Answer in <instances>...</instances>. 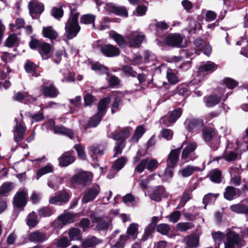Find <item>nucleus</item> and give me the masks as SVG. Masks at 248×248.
Returning a JSON list of instances; mask_svg holds the SVG:
<instances>
[{
	"label": "nucleus",
	"instance_id": "obj_30",
	"mask_svg": "<svg viewBox=\"0 0 248 248\" xmlns=\"http://www.w3.org/2000/svg\"><path fill=\"white\" fill-rule=\"evenodd\" d=\"M109 10L113 13L122 16L127 17L128 16V12L124 7L116 6L114 5H110Z\"/></svg>",
	"mask_w": 248,
	"mask_h": 248
},
{
	"label": "nucleus",
	"instance_id": "obj_44",
	"mask_svg": "<svg viewBox=\"0 0 248 248\" xmlns=\"http://www.w3.org/2000/svg\"><path fill=\"white\" fill-rule=\"evenodd\" d=\"M166 76L170 84H175L179 81L178 77L172 69H168L166 73Z\"/></svg>",
	"mask_w": 248,
	"mask_h": 248
},
{
	"label": "nucleus",
	"instance_id": "obj_45",
	"mask_svg": "<svg viewBox=\"0 0 248 248\" xmlns=\"http://www.w3.org/2000/svg\"><path fill=\"white\" fill-rule=\"evenodd\" d=\"M219 194L208 193L205 195L202 200L203 203L205 204L204 208L206 209V205L208 203H213L215 202Z\"/></svg>",
	"mask_w": 248,
	"mask_h": 248
},
{
	"label": "nucleus",
	"instance_id": "obj_32",
	"mask_svg": "<svg viewBox=\"0 0 248 248\" xmlns=\"http://www.w3.org/2000/svg\"><path fill=\"white\" fill-rule=\"evenodd\" d=\"M217 68V65L211 62H208L202 64L199 68L200 73L205 72H213Z\"/></svg>",
	"mask_w": 248,
	"mask_h": 248
},
{
	"label": "nucleus",
	"instance_id": "obj_20",
	"mask_svg": "<svg viewBox=\"0 0 248 248\" xmlns=\"http://www.w3.org/2000/svg\"><path fill=\"white\" fill-rule=\"evenodd\" d=\"M78 217L77 214L70 212L64 213L58 217V220L55 221L54 223L57 221L61 222L62 224L65 225L74 222L77 217Z\"/></svg>",
	"mask_w": 248,
	"mask_h": 248
},
{
	"label": "nucleus",
	"instance_id": "obj_50",
	"mask_svg": "<svg viewBox=\"0 0 248 248\" xmlns=\"http://www.w3.org/2000/svg\"><path fill=\"white\" fill-rule=\"evenodd\" d=\"M38 212L40 217H47L52 215L54 211L50 207H45L39 209Z\"/></svg>",
	"mask_w": 248,
	"mask_h": 248
},
{
	"label": "nucleus",
	"instance_id": "obj_3",
	"mask_svg": "<svg viewBox=\"0 0 248 248\" xmlns=\"http://www.w3.org/2000/svg\"><path fill=\"white\" fill-rule=\"evenodd\" d=\"M30 46L32 49L37 48L44 59H47L51 55L52 46L48 43L41 42L37 39H32L30 43Z\"/></svg>",
	"mask_w": 248,
	"mask_h": 248
},
{
	"label": "nucleus",
	"instance_id": "obj_58",
	"mask_svg": "<svg viewBox=\"0 0 248 248\" xmlns=\"http://www.w3.org/2000/svg\"><path fill=\"white\" fill-rule=\"evenodd\" d=\"M25 22L23 19L17 18L16 20L15 24L11 23L9 25L10 28L13 31L16 29H20L24 26Z\"/></svg>",
	"mask_w": 248,
	"mask_h": 248
},
{
	"label": "nucleus",
	"instance_id": "obj_21",
	"mask_svg": "<svg viewBox=\"0 0 248 248\" xmlns=\"http://www.w3.org/2000/svg\"><path fill=\"white\" fill-rule=\"evenodd\" d=\"M26 131V126L22 123L17 124L13 129L15 140L20 141L23 139Z\"/></svg>",
	"mask_w": 248,
	"mask_h": 248
},
{
	"label": "nucleus",
	"instance_id": "obj_23",
	"mask_svg": "<svg viewBox=\"0 0 248 248\" xmlns=\"http://www.w3.org/2000/svg\"><path fill=\"white\" fill-rule=\"evenodd\" d=\"M131 130L132 129L129 127H126L120 133H111L109 137L115 140L125 141V140L128 137Z\"/></svg>",
	"mask_w": 248,
	"mask_h": 248
},
{
	"label": "nucleus",
	"instance_id": "obj_11",
	"mask_svg": "<svg viewBox=\"0 0 248 248\" xmlns=\"http://www.w3.org/2000/svg\"><path fill=\"white\" fill-rule=\"evenodd\" d=\"M100 192V188L98 185L93 186L89 189L88 191L84 195L82 199L83 203H87L93 201Z\"/></svg>",
	"mask_w": 248,
	"mask_h": 248
},
{
	"label": "nucleus",
	"instance_id": "obj_31",
	"mask_svg": "<svg viewBox=\"0 0 248 248\" xmlns=\"http://www.w3.org/2000/svg\"><path fill=\"white\" fill-rule=\"evenodd\" d=\"M13 98L15 100L17 101L24 100L25 103L27 102L32 103L36 100L35 98L31 96H27L25 94L20 92L16 93L13 96Z\"/></svg>",
	"mask_w": 248,
	"mask_h": 248
},
{
	"label": "nucleus",
	"instance_id": "obj_19",
	"mask_svg": "<svg viewBox=\"0 0 248 248\" xmlns=\"http://www.w3.org/2000/svg\"><path fill=\"white\" fill-rule=\"evenodd\" d=\"M46 124L50 127H53V130L55 133L64 134L71 139L72 138L73 136V132L70 129H67L63 126H54L55 122L54 120H49Z\"/></svg>",
	"mask_w": 248,
	"mask_h": 248
},
{
	"label": "nucleus",
	"instance_id": "obj_10",
	"mask_svg": "<svg viewBox=\"0 0 248 248\" xmlns=\"http://www.w3.org/2000/svg\"><path fill=\"white\" fill-rule=\"evenodd\" d=\"M182 113V110L181 108H177L171 112H169L168 116H165L160 119V123L164 124L166 125H169L175 123L176 120L181 116Z\"/></svg>",
	"mask_w": 248,
	"mask_h": 248
},
{
	"label": "nucleus",
	"instance_id": "obj_57",
	"mask_svg": "<svg viewBox=\"0 0 248 248\" xmlns=\"http://www.w3.org/2000/svg\"><path fill=\"white\" fill-rule=\"evenodd\" d=\"M52 16L57 19L61 18L63 15V11L61 7H53L51 12Z\"/></svg>",
	"mask_w": 248,
	"mask_h": 248
},
{
	"label": "nucleus",
	"instance_id": "obj_24",
	"mask_svg": "<svg viewBox=\"0 0 248 248\" xmlns=\"http://www.w3.org/2000/svg\"><path fill=\"white\" fill-rule=\"evenodd\" d=\"M75 158L71 153H64L59 158V164L62 167H66L74 162Z\"/></svg>",
	"mask_w": 248,
	"mask_h": 248
},
{
	"label": "nucleus",
	"instance_id": "obj_55",
	"mask_svg": "<svg viewBox=\"0 0 248 248\" xmlns=\"http://www.w3.org/2000/svg\"><path fill=\"white\" fill-rule=\"evenodd\" d=\"M194 227V224L191 222H180L177 224V228L181 232L186 231Z\"/></svg>",
	"mask_w": 248,
	"mask_h": 248
},
{
	"label": "nucleus",
	"instance_id": "obj_46",
	"mask_svg": "<svg viewBox=\"0 0 248 248\" xmlns=\"http://www.w3.org/2000/svg\"><path fill=\"white\" fill-rule=\"evenodd\" d=\"M238 45H242L243 47L241 50V53L248 58V39H242L236 43Z\"/></svg>",
	"mask_w": 248,
	"mask_h": 248
},
{
	"label": "nucleus",
	"instance_id": "obj_38",
	"mask_svg": "<svg viewBox=\"0 0 248 248\" xmlns=\"http://www.w3.org/2000/svg\"><path fill=\"white\" fill-rule=\"evenodd\" d=\"M38 223L37 216L34 212L29 214L26 218V223L30 227H34Z\"/></svg>",
	"mask_w": 248,
	"mask_h": 248
},
{
	"label": "nucleus",
	"instance_id": "obj_52",
	"mask_svg": "<svg viewBox=\"0 0 248 248\" xmlns=\"http://www.w3.org/2000/svg\"><path fill=\"white\" fill-rule=\"evenodd\" d=\"M70 241L66 237H62L58 240L56 245L59 248H66L70 245Z\"/></svg>",
	"mask_w": 248,
	"mask_h": 248
},
{
	"label": "nucleus",
	"instance_id": "obj_54",
	"mask_svg": "<svg viewBox=\"0 0 248 248\" xmlns=\"http://www.w3.org/2000/svg\"><path fill=\"white\" fill-rule=\"evenodd\" d=\"M128 239V236L126 235H121L117 242L116 244L112 247V248H124L125 243Z\"/></svg>",
	"mask_w": 248,
	"mask_h": 248
},
{
	"label": "nucleus",
	"instance_id": "obj_61",
	"mask_svg": "<svg viewBox=\"0 0 248 248\" xmlns=\"http://www.w3.org/2000/svg\"><path fill=\"white\" fill-rule=\"evenodd\" d=\"M191 195L189 193L186 192L184 193L181 199L180 203L178 206L177 207V208L179 209L183 207L185 205L186 202L191 199Z\"/></svg>",
	"mask_w": 248,
	"mask_h": 248
},
{
	"label": "nucleus",
	"instance_id": "obj_39",
	"mask_svg": "<svg viewBox=\"0 0 248 248\" xmlns=\"http://www.w3.org/2000/svg\"><path fill=\"white\" fill-rule=\"evenodd\" d=\"M138 227L139 225L137 223H132L130 225L127 229L128 237H131L134 239H136L138 234Z\"/></svg>",
	"mask_w": 248,
	"mask_h": 248
},
{
	"label": "nucleus",
	"instance_id": "obj_7",
	"mask_svg": "<svg viewBox=\"0 0 248 248\" xmlns=\"http://www.w3.org/2000/svg\"><path fill=\"white\" fill-rule=\"evenodd\" d=\"M144 38V34L137 31H134L125 36V39L129 46L133 47L140 46Z\"/></svg>",
	"mask_w": 248,
	"mask_h": 248
},
{
	"label": "nucleus",
	"instance_id": "obj_36",
	"mask_svg": "<svg viewBox=\"0 0 248 248\" xmlns=\"http://www.w3.org/2000/svg\"><path fill=\"white\" fill-rule=\"evenodd\" d=\"M210 180L215 183H219L222 181L221 171L218 169L211 170L209 173Z\"/></svg>",
	"mask_w": 248,
	"mask_h": 248
},
{
	"label": "nucleus",
	"instance_id": "obj_12",
	"mask_svg": "<svg viewBox=\"0 0 248 248\" xmlns=\"http://www.w3.org/2000/svg\"><path fill=\"white\" fill-rule=\"evenodd\" d=\"M184 143H182L180 148L172 150L168 155L167 163L169 167L173 168L177 163L179 159L180 151L183 148Z\"/></svg>",
	"mask_w": 248,
	"mask_h": 248
},
{
	"label": "nucleus",
	"instance_id": "obj_9",
	"mask_svg": "<svg viewBox=\"0 0 248 248\" xmlns=\"http://www.w3.org/2000/svg\"><path fill=\"white\" fill-rule=\"evenodd\" d=\"M93 175L91 172L81 171L75 175L72 179L73 183L87 185L92 180Z\"/></svg>",
	"mask_w": 248,
	"mask_h": 248
},
{
	"label": "nucleus",
	"instance_id": "obj_63",
	"mask_svg": "<svg viewBox=\"0 0 248 248\" xmlns=\"http://www.w3.org/2000/svg\"><path fill=\"white\" fill-rule=\"evenodd\" d=\"M157 230L160 233L166 235L170 231V227L166 224H160L157 226Z\"/></svg>",
	"mask_w": 248,
	"mask_h": 248
},
{
	"label": "nucleus",
	"instance_id": "obj_22",
	"mask_svg": "<svg viewBox=\"0 0 248 248\" xmlns=\"http://www.w3.org/2000/svg\"><path fill=\"white\" fill-rule=\"evenodd\" d=\"M28 239L31 242L42 243L47 240V237L45 233L35 231L29 234Z\"/></svg>",
	"mask_w": 248,
	"mask_h": 248
},
{
	"label": "nucleus",
	"instance_id": "obj_29",
	"mask_svg": "<svg viewBox=\"0 0 248 248\" xmlns=\"http://www.w3.org/2000/svg\"><path fill=\"white\" fill-rule=\"evenodd\" d=\"M145 132V128L143 125H141L137 127L135 132L130 141L132 143L137 142Z\"/></svg>",
	"mask_w": 248,
	"mask_h": 248
},
{
	"label": "nucleus",
	"instance_id": "obj_25",
	"mask_svg": "<svg viewBox=\"0 0 248 248\" xmlns=\"http://www.w3.org/2000/svg\"><path fill=\"white\" fill-rule=\"evenodd\" d=\"M201 170L199 167L191 165H187L186 167L180 169L178 173L183 177H187L192 175L195 172Z\"/></svg>",
	"mask_w": 248,
	"mask_h": 248
},
{
	"label": "nucleus",
	"instance_id": "obj_28",
	"mask_svg": "<svg viewBox=\"0 0 248 248\" xmlns=\"http://www.w3.org/2000/svg\"><path fill=\"white\" fill-rule=\"evenodd\" d=\"M230 208L232 212L238 214H248V202L245 203L244 201H242L239 203L231 205Z\"/></svg>",
	"mask_w": 248,
	"mask_h": 248
},
{
	"label": "nucleus",
	"instance_id": "obj_33",
	"mask_svg": "<svg viewBox=\"0 0 248 248\" xmlns=\"http://www.w3.org/2000/svg\"><path fill=\"white\" fill-rule=\"evenodd\" d=\"M109 36L113 38L119 46H124L127 42L125 38L114 31H111L109 33Z\"/></svg>",
	"mask_w": 248,
	"mask_h": 248
},
{
	"label": "nucleus",
	"instance_id": "obj_18",
	"mask_svg": "<svg viewBox=\"0 0 248 248\" xmlns=\"http://www.w3.org/2000/svg\"><path fill=\"white\" fill-rule=\"evenodd\" d=\"M41 91L43 95L50 98L56 97L59 93V91L53 84L49 86L42 85Z\"/></svg>",
	"mask_w": 248,
	"mask_h": 248
},
{
	"label": "nucleus",
	"instance_id": "obj_6",
	"mask_svg": "<svg viewBox=\"0 0 248 248\" xmlns=\"http://www.w3.org/2000/svg\"><path fill=\"white\" fill-rule=\"evenodd\" d=\"M28 199V192L25 189H20L15 195L13 204L14 208L22 210L27 203Z\"/></svg>",
	"mask_w": 248,
	"mask_h": 248
},
{
	"label": "nucleus",
	"instance_id": "obj_15",
	"mask_svg": "<svg viewBox=\"0 0 248 248\" xmlns=\"http://www.w3.org/2000/svg\"><path fill=\"white\" fill-rule=\"evenodd\" d=\"M185 124L186 129L191 132H193L199 130L203 125L202 120L197 119H187Z\"/></svg>",
	"mask_w": 248,
	"mask_h": 248
},
{
	"label": "nucleus",
	"instance_id": "obj_56",
	"mask_svg": "<svg viewBox=\"0 0 248 248\" xmlns=\"http://www.w3.org/2000/svg\"><path fill=\"white\" fill-rule=\"evenodd\" d=\"M125 145V141H119L117 142L115 147L114 149V155L113 157L116 156V155H120L122 153L123 149L124 148Z\"/></svg>",
	"mask_w": 248,
	"mask_h": 248
},
{
	"label": "nucleus",
	"instance_id": "obj_51",
	"mask_svg": "<svg viewBox=\"0 0 248 248\" xmlns=\"http://www.w3.org/2000/svg\"><path fill=\"white\" fill-rule=\"evenodd\" d=\"M147 158L142 159L134 170V174L142 173L146 168Z\"/></svg>",
	"mask_w": 248,
	"mask_h": 248
},
{
	"label": "nucleus",
	"instance_id": "obj_37",
	"mask_svg": "<svg viewBox=\"0 0 248 248\" xmlns=\"http://www.w3.org/2000/svg\"><path fill=\"white\" fill-rule=\"evenodd\" d=\"M237 190H238V189H236L232 186H227L224 193V198L228 200H232L236 195Z\"/></svg>",
	"mask_w": 248,
	"mask_h": 248
},
{
	"label": "nucleus",
	"instance_id": "obj_62",
	"mask_svg": "<svg viewBox=\"0 0 248 248\" xmlns=\"http://www.w3.org/2000/svg\"><path fill=\"white\" fill-rule=\"evenodd\" d=\"M223 83L229 89H233L238 85V83L235 80L229 78H224Z\"/></svg>",
	"mask_w": 248,
	"mask_h": 248
},
{
	"label": "nucleus",
	"instance_id": "obj_64",
	"mask_svg": "<svg viewBox=\"0 0 248 248\" xmlns=\"http://www.w3.org/2000/svg\"><path fill=\"white\" fill-rule=\"evenodd\" d=\"M237 155L233 152H226L224 153L223 158L227 161H233L237 158Z\"/></svg>",
	"mask_w": 248,
	"mask_h": 248
},
{
	"label": "nucleus",
	"instance_id": "obj_1",
	"mask_svg": "<svg viewBox=\"0 0 248 248\" xmlns=\"http://www.w3.org/2000/svg\"><path fill=\"white\" fill-rule=\"evenodd\" d=\"M70 16L65 23V34L68 39H71L76 37L80 30L78 23L79 13L78 12L77 7L72 5L70 6Z\"/></svg>",
	"mask_w": 248,
	"mask_h": 248
},
{
	"label": "nucleus",
	"instance_id": "obj_17",
	"mask_svg": "<svg viewBox=\"0 0 248 248\" xmlns=\"http://www.w3.org/2000/svg\"><path fill=\"white\" fill-rule=\"evenodd\" d=\"M149 196L152 200L159 202L161 201L162 196L168 198L169 197V194L165 191L163 186H159L153 191Z\"/></svg>",
	"mask_w": 248,
	"mask_h": 248
},
{
	"label": "nucleus",
	"instance_id": "obj_59",
	"mask_svg": "<svg viewBox=\"0 0 248 248\" xmlns=\"http://www.w3.org/2000/svg\"><path fill=\"white\" fill-rule=\"evenodd\" d=\"M62 183V179L60 178H55L49 181L48 183L49 187L51 188L58 189L60 185Z\"/></svg>",
	"mask_w": 248,
	"mask_h": 248
},
{
	"label": "nucleus",
	"instance_id": "obj_16",
	"mask_svg": "<svg viewBox=\"0 0 248 248\" xmlns=\"http://www.w3.org/2000/svg\"><path fill=\"white\" fill-rule=\"evenodd\" d=\"M28 7L30 13L34 18L36 17V15L41 14L44 10V5L42 3L36 1H30Z\"/></svg>",
	"mask_w": 248,
	"mask_h": 248
},
{
	"label": "nucleus",
	"instance_id": "obj_26",
	"mask_svg": "<svg viewBox=\"0 0 248 248\" xmlns=\"http://www.w3.org/2000/svg\"><path fill=\"white\" fill-rule=\"evenodd\" d=\"M196 147L197 144L196 142L189 143L183 150L182 159H185L186 162L189 160L190 159L189 158V155L195 151Z\"/></svg>",
	"mask_w": 248,
	"mask_h": 248
},
{
	"label": "nucleus",
	"instance_id": "obj_41",
	"mask_svg": "<svg viewBox=\"0 0 248 248\" xmlns=\"http://www.w3.org/2000/svg\"><path fill=\"white\" fill-rule=\"evenodd\" d=\"M184 241L186 245L190 247H195L199 245V239L194 235L185 237Z\"/></svg>",
	"mask_w": 248,
	"mask_h": 248
},
{
	"label": "nucleus",
	"instance_id": "obj_14",
	"mask_svg": "<svg viewBox=\"0 0 248 248\" xmlns=\"http://www.w3.org/2000/svg\"><path fill=\"white\" fill-rule=\"evenodd\" d=\"M100 50L103 55L108 57H115L120 54L119 49L110 44L102 46Z\"/></svg>",
	"mask_w": 248,
	"mask_h": 248
},
{
	"label": "nucleus",
	"instance_id": "obj_8",
	"mask_svg": "<svg viewBox=\"0 0 248 248\" xmlns=\"http://www.w3.org/2000/svg\"><path fill=\"white\" fill-rule=\"evenodd\" d=\"M167 45L175 47H185L186 46V41L184 37L178 34L168 35L164 40Z\"/></svg>",
	"mask_w": 248,
	"mask_h": 248
},
{
	"label": "nucleus",
	"instance_id": "obj_4",
	"mask_svg": "<svg viewBox=\"0 0 248 248\" xmlns=\"http://www.w3.org/2000/svg\"><path fill=\"white\" fill-rule=\"evenodd\" d=\"M202 138L206 142H210V146L213 150H217L219 144V137L217 131L211 127H204L202 129Z\"/></svg>",
	"mask_w": 248,
	"mask_h": 248
},
{
	"label": "nucleus",
	"instance_id": "obj_13",
	"mask_svg": "<svg viewBox=\"0 0 248 248\" xmlns=\"http://www.w3.org/2000/svg\"><path fill=\"white\" fill-rule=\"evenodd\" d=\"M90 218L93 223L96 224L95 230L104 231L108 229L109 223L105 219L104 217H96L94 214H92Z\"/></svg>",
	"mask_w": 248,
	"mask_h": 248
},
{
	"label": "nucleus",
	"instance_id": "obj_34",
	"mask_svg": "<svg viewBox=\"0 0 248 248\" xmlns=\"http://www.w3.org/2000/svg\"><path fill=\"white\" fill-rule=\"evenodd\" d=\"M220 100V97L217 95H211L204 98V101L208 107H212L217 104Z\"/></svg>",
	"mask_w": 248,
	"mask_h": 248
},
{
	"label": "nucleus",
	"instance_id": "obj_47",
	"mask_svg": "<svg viewBox=\"0 0 248 248\" xmlns=\"http://www.w3.org/2000/svg\"><path fill=\"white\" fill-rule=\"evenodd\" d=\"M90 151L94 155H102L104 151V147L101 144H94L90 146Z\"/></svg>",
	"mask_w": 248,
	"mask_h": 248
},
{
	"label": "nucleus",
	"instance_id": "obj_53",
	"mask_svg": "<svg viewBox=\"0 0 248 248\" xmlns=\"http://www.w3.org/2000/svg\"><path fill=\"white\" fill-rule=\"evenodd\" d=\"M158 165V162L155 159L147 158L146 168L150 171L155 170Z\"/></svg>",
	"mask_w": 248,
	"mask_h": 248
},
{
	"label": "nucleus",
	"instance_id": "obj_49",
	"mask_svg": "<svg viewBox=\"0 0 248 248\" xmlns=\"http://www.w3.org/2000/svg\"><path fill=\"white\" fill-rule=\"evenodd\" d=\"M18 41V38L15 34H11L5 41L6 46L11 47L16 45Z\"/></svg>",
	"mask_w": 248,
	"mask_h": 248
},
{
	"label": "nucleus",
	"instance_id": "obj_27",
	"mask_svg": "<svg viewBox=\"0 0 248 248\" xmlns=\"http://www.w3.org/2000/svg\"><path fill=\"white\" fill-rule=\"evenodd\" d=\"M42 33L44 37L48 38L51 41L56 39L58 37V33L51 26L43 27Z\"/></svg>",
	"mask_w": 248,
	"mask_h": 248
},
{
	"label": "nucleus",
	"instance_id": "obj_42",
	"mask_svg": "<svg viewBox=\"0 0 248 248\" xmlns=\"http://www.w3.org/2000/svg\"><path fill=\"white\" fill-rule=\"evenodd\" d=\"M68 234L71 241L78 240L81 236L80 230L77 228H72L70 229L68 231Z\"/></svg>",
	"mask_w": 248,
	"mask_h": 248
},
{
	"label": "nucleus",
	"instance_id": "obj_5",
	"mask_svg": "<svg viewBox=\"0 0 248 248\" xmlns=\"http://www.w3.org/2000/svg\"><path fill=\"white\" fill-rule=\"evenodd\" d=\"M225 234L226 240L224 242L225 248H238L243 242L240 235L231 229H227Z\"/></svg>",
	"mask_w": 248,
	"mask_h": 248
},
{
	"label": "nucleus",
	"instance_id": "obj_2",
	"mask_svg": "<svg viewBox=\"0 0 248 248\" xmlns=\"http://www.w3.org/2000/svg\"><path fill=\"white\" fill-rule=\"evenodd\" d=\"M109 102V100L108 98H104L99 101L98 105V112L85 126V129L91 127H95L100 123L102 116L106 112Z\"/></svg>",
	"mask_w": 248,
	"mask_h": 248
},
{
	"label": "nucleus",
	"instance_id": "obj_48",
	"mask_svg": "<svg viewBox=\"0 0 248 248\" xmlns=\"http://www.w3.org/2000/svg\"><path fill=\"white\" fill-rule=\"evenodd\" d=\"M127 161V158L126 157L122 156L115 161L113 168L117 170H119L124 166Z\"/></svg>",
	"mask_w": 248,
	"mask_h": 248
},
{
	"label": "nucleus",
	"instance_id": "obj_35",
	"mask_svg": "<svg viewBox=\"0 0 248 248\" xmlns=\"http://www.w3.org/2000/svg\"><path fill=\"white\" fill-rule=\"evenodd\" d=\"M101 242L102 240L101 239L95 236H93L84 240L82 243V246L85 248H88L96 246Z\"/></svg>",
	"mask_w": 248,
	"mask_h": 248
},
{
	"label": "nucleus",
	"instance_id": "obj_40",
	"mask_svg": "<svg viewBox=\"0 0 248 248\" xmlns=\"http://www.w3.org/2000/svg\"><path fill=\"white\" fill-rule=\"evenodd\" d=\"M95 16L92 14H86L83 15L80 18V23L85 24H92L93 28L95 27L94 21Z\"/></svg>",
	"mask_w": 248,
	"mask_h": 248
},
{
	"label": "nucleus",
	"instance_id": "obj_43",
	"mask_svg": "<svg viewBox=\"0 0 248 248\" xmlns=\"http://www.w3.org/2000/svg\"><path fill=\"white\" fill-rule=\"evenodd\" d=\"M53 170V167L50 164L39 169L36 173L37 179H38L41 176L46 174L48 173L52 172Z\"/></svg>",
	"mask_w": 248,
	"mask_h": 248
},
{
	"label": "nucleus",
	"instance_id": "obj_60",
	"mask_svg": "<svg viewBox=\"0 0 248 248\" xmlns=\"http://www.w3.org/2000/svg\"><path fill=\"white\" fill-rule=\"evenodd\" d=\"M181 216V213L179 211H175L172 212L169 216L167 217L169 221L175 223L179 219Z\"/></svg>",
	"mask_w": 248,
	"mask_h": 248
}]
</instances>
